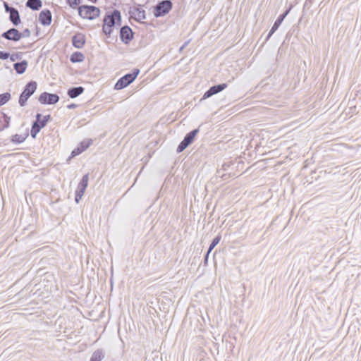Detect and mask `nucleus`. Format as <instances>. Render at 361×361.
Here are the masks:
<instances>
[{
  "instance_id": "obj_24",
  "label": "nucleus",
  "mask_w": 361,
  "mask_h": 361,
  "mask_svg": "<svg viewBox=\"0 0 361 361\" xmlns=\"http://www.w3.org/2000/svg\"><path fill=\"white\" fill-rule=\"evenodd\" d=\"M92 144V140L91 139H86L82 140L78 147L82 150L83 152L85 150H86Z\"/></svg>"
},
{
  "instance_id": "obj_16",
  "label": "nucleus",
  "mask_w": 361,
  "mask_h": 361,
  "mask_svg": "<svg viewBox=\"0 0 361 361\" xmlns=\"http://www.w3.org/2000/svg\"><path fill=\"white\" fill-rule=\"evenodd\" d=\"M85 88L82 86L73 87L68 90L67 94L70 98L74 99L82 94Z\"/></svg>"
},
{
  "instance_id": "obj_26",
  "label": "nucleus",
  "mask_w": 361,
  "mask_h": 361,
  "mask_svg": "<svg viewBox=\"0 0 361 361\" xmlns=\"http://www.w3.org/2000/svg\"><path fill=\"white\" fill-rule=\"evenodd\" d=\"M221 239V236L220 234L217 235L212 241L209 247L208 248V252H211L212 250L217 245V244L220 242Z\"/></svg>"
},
{
  "instance_id": "obj_41",
  "label": "nucleus",
  "mask_w": 361,
  "mask_h": 361,
  "mask_svg": "<svg viewBox=\"0 0 361 361\" xmlns=\"http://www.w3.org/2000/svg\"><path fill=\"white\" fill-rule=\"evenodd\" d=\"M81 198H82V196L75 194V201L76 203H79V202L81 200Z\"/></svg>"
},
{
  "instance_id": "obj_35",
  "label": "nucleus",
  "mask_w": 361,
  "mask_h": 361,
  "mask_svg": "<svg viewBox=\"0 0 361 361\" xmlns=\"http://www.w3.org/2000/svg\"><path fill=\"white\" fill-rule=\"evenodd\" d=\"M85 190H83V189H80L78 188H77V190H75V194L76 195H79L80 196H83L84 193H85Z\"/></svg>"
},
{
  "instance_id": "obj_28",
  "label": "nucleus",
  "mask_w": 361,
  "mask_h": 361,
  "mask_svg": "<svg viewBox=\"0 0 361 361\" xmlns=\"http://www.w3.org/2000/svg\"><path fill=\"white\" fill-rule=\"evenodd\" d=\"M67 4L72 8H75L80 4V0H66Z\"/></svg>"
},
{
  "instance_id": "obj_27",
  "label": "nucleus",
  "mask_w": 361,
  "mask_h": 361,
  "mask_svg": "<svg viewBox=\"0 0 361 361\" xmlns=\"http://www.w3.org/2000/svg\"><path fill=\"white\" fill-rule=\"evenodd\" d=\"M3 114V117L4 118V124L2 127V128L0 129V131L6 129V128H8L10 126V119L11 118L9 116H8L6 114L4 113H2Z\"/></svg>"
},
{
  "instance_id": "obj_8",
  "label": "nucleus",
  "mask_w": 361,
  "mask_h": 361,
  "mask_svg": "<svg viewBox=\"0 0 361 361\" xmlns=\"http://www.w3.org/2000/svg\"><path fill=\"white\" fill-rule=\"evenodd\" d=\"M227 87H228L227 83H221V84L215 85L210 87L209 89L204 93V94H203L202 97L200 99V102L207 99L211 97L212 96L221 92V91L224 90Z\"/></svg>"
},
{
  "instance_id": "obj_13",
  "label": "nucleus",
  "mask_w": 361,
  "mask_h": 361,
  "mask_svg": "<svg viewBox=\"0 0 361 361\" xmlns=\"http://www.w3.org/2000/svg\"><path fill=\"white\" fill-rule=\"evenodd\" d=\"M52 15L49 9L42 10L39 14V21L44 26H48L51 23Z\"/></svg>"
},
{
  "instance_id": "obj_2",
  "label": "nucleus",
  "mask_w": 361,
  "mask_h": 361,
  "mask_svg": "<svg viewBox=\"0 0 361 361\" xmlns=\"http://www.w3.org/2000/svg\"><path fill=\"white\" fill-rule=\"evenodd\" d=\"M37 88V82L35 80H31L25 85L18 99V104L21 107L26 105L27 100L35 92Z\"/></svg>"
},
{
  "instance_id": "obj_6",
  "label": "nucleus",
  "mask_w": 361,
  "mask_h": 361,
  "mask_svg": "<svg viewBox=\"0 0 361 361\" xmlns=\"http://www.w3.org/2000/svg\"><path fill=\"white\" fill-rule=\"evenodd\" d=\"M199 128L194 129L187 133L183 140L180 142L176 149L177 153H180L185 150L190 144H192L195 140V136L199 133Z\"/></svg>"
},
{
  "instance_id": "obj_15",
  "label": "nucleus",
  "mask_w": 361,
  "mask_h": 361,
  "mask_svg": "<svg viewBox=\"0 0 361 361\" xmlns=\"http://www.w3.org/2000/svg\"><path fill=\"white\" fill-rule=\"evenodd\" d=\"M47 124L42 120L40 121H33L30 130V135L32 138H36L39 131L44 128Z\"/></svg>"
},
{
  "instance_id": "obj_32",
  "label": "nucleus",
  "mask_w": 361,
  "mask_h": 361,
  "mask_svg": "<svg viewBox=\"0 0 361 361\" xmlns=\"http://www.w3.org/2000/svg\"><path fill=\"white\" fill-rule=\"evenodd\" d=\"M10 56V54L6 51H0V59L6 60L8 59Z\"/></svg>"
},
{
  "instance_id": "obj_39",
  "label": "nucleus",
  "mask_w": 361,
  "mask_h": 361,
  "mask_svg": "<svg viewBox=\"0 0 361 361\" xmlns=\"http://www.w3.org/2000/svg\"><path fill=\"white\" fill-rule=\"evenodd\" d=\"M36 120L35 121H40L42 120V116L41 114L37 113L35 116Z\"/></svg>"
},
{
  "instance_id": "obj_40",
  "label": "nucleus",
  "mask_w": 361,
  "mask_h": 361,
  "mask_svg": "<svg viewBox=\"0 0 361 361\" xmlns=\"http://www.w3.org/2000/svg\"><path fill=\"white\" fill-rule=\"evenodd\" d=\"M77 106H78V104H74V103H72V104H71L68 105V106H67V107H68V109H73L76 108Z\"/></svg>"
},
{
  "instance_id": "obj_23",
  "label": "nucleus",
  "mask_w": 361,
  "mask_h": 361,
  "mask_svg": "<svg viewBox=\"0 0 361 361\" xmlns=\"http://www.w3.org/2000/svg\"><path fill=\"white\" fill-rule=\"evenodd\" d=\"M88 180H89V175L87 173L82 176V179L80 180V181L78 185V188L85 190L88 185Z\"/></svg>"
},
{
  "instance_id": "obj_29",
  "label": "nucleus",
  "mask_w": 361,
  "mask_h": 361,
  "mask_svg": "<svg viewBox=\"0 0 361 361\" xmlns=\"http://www.w3.org/2000/svg\"><path fill=\"white\" fill-rule=\"evenodd\" d=\"M4 7L5 9V12L8 13H10L14 9H16V8L10 6L6 1H4Z\"/></svg>"
},
{
  "instance_id": "obj_11",
  "label": "nucleus",
  "mask_w": 361,
  "mask_h": 361,
  "mask_svg": "<svg viewBox=\"0 0 361 361\" xmlns=\"http://www.w3.org/2000/svg\"><path fill=\"white\" fill-rule=\"evenodd\" d=\"M290 8L286 10L282 14H281L278 18L274 22L272 27L269 30L268 35L266 38V42L272 36V35L278 30L279 27L281 25L282 22L284 20L288 13L290 12Z\"/></svg>"
},
{
  "instance_id": "obj_3",
  "label": "nucleus",
  "mask_w": 361,
  "mask_h": 361,
  "mask_svg": "<svg viewBox=\"0 0 361 361\" xmlns=\"http://www.w3.org/2000/svg\"><path fill=\"white\" fill-rule=\"evenodd\" d=\"M139 73L140 70L138 68H134L131 73H126L118 80L114 85V89L120 90L128 87L136 79Z\"/></svg>"
},
{
  "instance_id": "obj_17",
  "label": "nucleus",
  "mask_w": 361,
  "mask_h": 361,
  "mask_svg": "<svg viewBox=\"0 0 361 361\" xmlns=\"http://www.w3.org/2000/svg\"><path fill=\"white\" fill-rule=\"evenodd\" d=\"M28 63L26 60H23L20 62H17L13 64V68L19 75L24 73L27 69Z\"/></svg>"
},
{
  "instance_id": "obj_14",
  "label": "nucleus",
  "mask_w": 361,
  "mask_h": 361,
  "mask_svg": "<svg viewBox=\"0 0 361 361\" xmlns=\"http://www.w3.org/2000/svg\"><path fill=\"white\" fill-rule=\"evenodd\" d=\"M85 43V36L82 33H77L72 37V44L78 49L83 47Z\"/></svg>"
},
{
  "instance_id": "obj_5",
  "label": "nucleus",
  "mask_w": 361,
  "mask_h": 361,
  "mask_svg": "<svg viewBox=\"0 0 361 361\" xmlns=\"http://www.w3.org/2000/svg\"><path fill=\"white\" fill-rule=\"evenodd\" d=\"M173 8V3L171 0H162L157 3L154 7V16L159 18L168 14Z\"/></svg>"
},
{
  "instance_id": "obj_10",
  "label": "nucleus",
  "mask_w": 361,
  "mask_h": 361,
  "mask_svg": "<svg viewBox=\"0 0 361 361\" xmlns=\"http://www.w3.org/2000/svg\"><path fill=\"white\" fill-rule=\"evenodd\" d=\"M133 35L132 29L128 25H124L120 29V39L126 44L133 39Z\"/></svg>"
},
{
  "instance_id": "obj_4",
  "label": "nucleus",
  "mask_w": 361,
  "mask_h": 361,
  "mask_svg": "<svg viewBox=\"0 0 361 361\" xmlns=\"http://www.w3.org/2000/svg\"><path fill=\"white\" fill-rule=\"evenodd\" d=\"M78 14L82 18L93 20L99 17L100 10L94 6L83 5L78 7Z\"/></svg>"
},
{
  "instance_id": "obj_30",
  "label": "nucleus",
  "mask_w": 361,
  "mask_h": 361,
  "mask_svg": "<svg viewBox=\"0 0 361 361\" xmlns=\"http://www.w3.org/2000/svg\"><path fill=\"white\" fill-rule=\"evenodd\" d=\"M20 39L22 37H29L31 35V32L28 28H25L22 32H20Z\"/></svg>"
},
{
  "instance_id": "obj_1",
  "label": "nucleus",
  "mask_w": 361,
  "mask_h": 361,
  "mask_svg": "<svg viewBox=\"0 0 361 361\" xmlns=\"http://www.w3.org/2000/svg\"><path fill=\"white\" fill-rule=\"evenodd\" d=\"M121 25V12L114 9L111 12H106L103 19L102 32L107 37H110L113 30L116 27Z\"/></svg>"
},
{
  "instance_id": "obj_9",
  "label": "nucleus",
  "mask_w": 361,
  "mask_h": 361,
  "mask_svg": "<svg viewBox=\"0 0 361 361\" xmlns=\"http://www.w3.org/2000/svg\"><path fill=\"white\" fill-rule=\"evenodd\" d=\"M128 13L131 18L140 23L142 22V20L146 19L145 11L141 8V5H138L137 7H130Z\"/></svg>"
},
{
  "instance_id": "obj_21",
  "label": "nucleus",
  "mask_w": 361,
  "mask_h": 361,
  "mask_svg": "<svg viewBox=\"0 0 361 361\" xmlns=\"http://www.w3.org/2000/svg\"><path fill=\"white\" fill-rule=\"evenodd\" d=\"M104 358V353L103 350L98 349L92 353L90 361H102Z\"/></svg>"
},
{
  "instance_id": "obj_7",
  "label": "nucleus",
  "mask_w": 361,
  "mask_h": 361,
  "mask_svg": "<svg viewBox=\"0 0 361 361\" xmlns=\"http://www.w3.org/2000/svg\"><path fill=\"white\" fill-rule=\"evenodd\" d=\"M59 96L54 93L47 92H42L38 97V101L42 104H55L59 101Z\"/></svg>"
},
{
  "instance_id": "obj_20",
  "label": "nucleus",
  "mask_w": 361,
  "mask_h": 361,
  "mask_svg": "<svg viewBox=\"0 0 361 361\" xmlns=\"http://www.w3.org/2000/svg\"><path fill=\"white\" fill-rule=\"evenodd\" d=\"M85 59V56L83 54L79 51H75L73 53L70 57V61L72 63H80L82 62Z\"/></svg>"
},
{
  "instance_id": "obj_31",
  "label": "nucleus",
  "mask_w": 361,
  "mask_h": 361,
  "mask_svg": "<svg viewBox=\"0 0 361 361\" xmlns=\"http://www.w3.org/2000/svg\"><path fill=\"white\" fill-rule=\"evenodd\" d=\"M21 54L20 53L13 54L10 55L9 59L11 61H16V60L20 59Z\"/></svg>"
},
{
  "instance_id": "obj_38",
  "label": "nucleus",
  "mask_w": 361,
  "mask_h": 361,
  "mask_svg": "<svg viewBox=\"0 0 361 361\" xmlns=\"http://www.w3.org/2000/svg\"><path fill=\"white\" fill-rule=\"evenodd\" d=\"M209 254H210V252H208V251H207L206 255H204V265L207 264Z\"/></svg>"
},
{
  "instance_id": "obj_12",
  "label": "nucleus",
  "mask_w": 361,
  "mask_h": 361,
  "mask_svg": "<svg viewBox=\"0 0 361 361\" xmlns=\"http://www.w3.org/2000/svg\"><path fill=\"white\" fill-rule=\"evenodd\" d=\"M1 37L6 39L14 42H17L20 39V32L14 27L10 28L7 31L3 32L1 34Z\"/></svg>"
},
{
  "instance_id": "obj_33",
  "label": "nucleus",
  "mask_w": 361,
  "mask_h": 361,
  "mask_svg": "<svg viewBox=\"0 0 361 361\" xmlns=\"http://www.w3.org/2000/svg\"><path fill=\"white\" fill-rule=\"evenodd\" d=\"M82 150L78 147L77 148L74 149L71 152V157H75L82 153Z\"/></svg>"
},
{
  "instance_id": "obj_18",
  "label": "nucleus",
  "mask_w": 361,
  "mask_h": 361,
  "mask_svg": "<svg viewBox=\"0 0 361 361\" xmlns=\"http://www.w3.org/2000/svg\"><path fill=\"white\" fill-rule=\"evenodd\" d=\"M9 20L16 26L20 23V13L17 8L14 9L9 13Z\"/></svg>"
},
{
  "instance_id": "obj_37",
  "label": "nucleus",
  "mask_w": 361,
  "mask_h": 361,
  "mask_svg": "<svg viewBox=\"0 0 361 361\" xmlns=\"http://www.w3.org/2000/svg\"><path fill=\"white\" fill-rule=\"evenodd\" d=\"M190 39L184 42V44L180 47L179 51L181 52L190 43Z\"/></svg>"
},
{
  "instance_id": "obj_36",
  "label": "nucleus",
  "mask_w": 361,
  "mask_h": 361,
  "mask_svg": "<svg viewBox=\"0 0 361 361\" xmlns=\"http://www.w3.org/2000/svg\"><path fill=\"white\" fill-rule=\"evenodd\" d=\"M85 190H83V189H80L78 188H77V190H75V194L76 195H79L80 196H83L84 193H85Z\"/></svg>"
},
{
  "instance_id": "obj_34",
  "label": "nucleus",
  "mask_w": 361,
  "mask_h": 361,
  "mask_svg": "<svg viewBox=\"0 0 361 361\" xmlns=\"http://www.w3.org/2000/svg\"><path fill=\"white\" fill-rule=\"evenodd\" d=\"M51 120V116L50 114H48V115H46V116H44L42 117V121L46 123L47 124V123Z\"/></svg>"
},
{
  "instance_id": "obj_19",
  "label": "nucleus",
  "mask_w": 361,
  "mask_h": 361,
  "mask_svg": "<svg viewBox=\"0 0 361 361\" xmlns=\"http://www.w3.org/2000/svg\"><path fill=\"white\" fill-rule=\"evenodd\" d=\"M25 6L33 11H38L42 6L41 0H27Z\"/></svg>"
},
{
  "instance_id": "obj_22",
  "label": "nucleus",
  "mask_w": 361,
  "mask_h": 361,
  "mask_svg": "<svg viewBox=\"0 0 361 361\" xmlns=\"http://www.w3.org/2000/svg\"><path fill=\"white\" fill-rule=\"evenodd\" d=\"M27 136L28 133H25L24 135L15 134L11 137V141L13 143L20 144L25 140Z\"/></svg>"
},
{
  "instance_id": "obj_25",
  "label": "nucleus",
  "mask_w": 361,
  "mask_h": 361,
  "mask_svg": "<svg viewBox=\"0 0 361 361\" xmlns=\"http://www.w3.org/2000/svg\"><path fill=\"white\" fill-rule=\"evenodd\" d=\"M11 94L9 92H4L0 94V106L6 104L11 99Z\"/></svg>"
}]
</instances>
